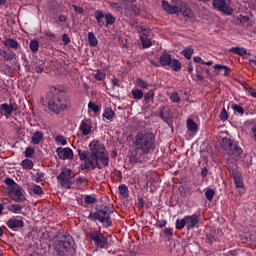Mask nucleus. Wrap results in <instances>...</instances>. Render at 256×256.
Segmentation results:
<instances>
[{"mask_svg": "<svg viewBox=\"0 0 256 256\" xmlns=\"http://www.w3.org/2000/svg\"><path fill=\"white\" fill-rule=\"evenodd\" d=\"M186 127L188 131H190V133H197V130L199 129V127L197 126V123H195V121L191 118H189L186 121Z\"/></svg>", "mask_w": 256, "mask_h": 256, "instance_id": "22", "label": "nucleus"}, {"mask_svg": "<svg viewBox=\"0 0 256 256\" xmlns=\"http://www.w3.org/2000/svg\"><path fill=\"white\" fill-rule=\"evenodd\" d=\"M105 20H106V27H109V25H113L115 23V17L111 13L105 14Z\"/></svg>", "mask_w": 256, "mask_h": 256, "instance_id": "38", "label": "nucleus"}, {"mask_svg": "<svg viewBox=\"0 0 256 256\" xmlns=\"http://www.w3.org/2000/svg\"><path fill=\"white\" fill-rule=\"evenodd\" d=\"M222 142L226 143L229 146H231V139L223 138Z\"/></svg>", "mask_w": 256, "mask_h": 256, "instance_id": "58", "label": "nucleus"}, {"mask_svg": "<svg viewBox=\"0 0 256 256\" xmlns=\"http://www.w3.org/2000/svg\"><path fill=\"white\" fill-rule=\"evenodd\" d=\"M230 52L235 53V55H240L241 57L247 56V49L243 47H232Z\"/></svg>", "mask_w": 256, "mask_h": 256, "instance_id": "25", "label": "nucleus"}, {"mask_svg": "<svg viewBox=\"0 0 256 256\" xmlns=\"http://www.w3.org/2000/svg\"><path fill=\"white\" fill-rule=\"evenodd\" d=\"M90 238L96 245V247H100V249H107L109 242L107 240V237H105L103 234L99 232H92L90 234Z\"/></svg>", "mask_w": 256, "mask_h": 256, "instance_id": "11", "label": "nucleus"}, {"mask_svg": "<svg viewBox=\"0 0 256 256\" xmlns=\"http://www.w3.org/2000/svg\"><path fill=\"white\" fill-rule=\"evenodd\" d=\"M233 179L236 187L243 189V178H241V174L233 173Z\"/></svg>", "mask_w": 256, "mask_h": 256, "instance_id": "28", "label": "nucleus"}, {"mask_svg": "<svg viewBox=\"0 0 256 256\" xmlns=\"http://www.w3.org/2000/svg\"><path fill=\"white\" fill-rule=\"evenodd\" d=\"M159 63L161 67H169L172 69V71H181L182 64L181 62L176 59L171 57V54L167 52H163L160 57H159Z\"/></svg>", "mask_w": 256, "mask_h": 256, "instance_id": "8", "label": "nucleus"}, {"mask_svg": "<svg viewBox=\"0 0 256 256\" xmlns=\"http://www.w3.org/2000/svg\"><path fill=\"white\" fill-rule=\"evenodd\" d=\"M135 85H137V87H140L141 89H147V87H149V84H147V82L141 78H137L135 80Z\"/></svg>", "mask_w": 256, "mask_h": 256, "instance_id": "39", "label": "nucleus"}, {"mask_svg": "<svg viewBox=\"0 0 256 256\" xmlns=\"http://www.w3.org/2000/svg\"><path fill=\"white\" fill-rule=\"evenodd\" d=\"M187 72L188 73H193V64H191V63L188 64Z\"/></svg>", "mask_w": 256, "mask_h": 256, "instance_id": "57", "label": "nucleus"}, {"mask_svg": "<svg viewBox=\"0 0 256 256\" xmlns=\"http://www.w3.org/2000/svg\"><path fill=\"white\" fill-rule=\"evenodd\" d=\"M88 43L90 47H97V45H99V41L93 32L88 33Z\"/></svg>", "mask_w": 256, "mask_h": 256, "instance_id": "26", "label": "nucleus"}, {"mask_svg": "<svg viewBox=\"0 0 256 256\" xmlns=\"http://www.w3.org/2000/svg\"><path fill=\"white\" fill-rule=\"evenodd\" d=\"M56 153L59 157V159H61L62 161H66L73 159V150L69 147L63 148V147H59L56 149Z\"/></svg>", "mask_w": 256, "mask_h": 256, "instance_id": "13", "label": "nucleus"}, {"mask_svg": "<svg viewBox=\"0 0 256 256\" xmlns=\"http://www.w3.org/2000/svg\"><path fill=\"white\" fill-rule=\"evenodd\" d=\"M193 60H194V63H200L201 65L205 63V60H203V58H201L200 56H195Z\"/></svg>", "mask_w": 256, "mask_h": 256, "instance_id": "52", "label": "nucleus"}, {"mask_svg": "<svg viewBox=\"0 0 256 256\" xmlns=\"http://www.w3.org/2000/svg\"><path fill=\"white\" fill-rule=\"evenodd\" d=\"M0 57H3L5 61H13V59H15V53L0 48Z\"/></svg>", "mask_w": 256, "mask_h": 256, "instance_id": "19", "label": "nucleus"}, {"mask_svg": "<svg viewBox=\"0 0 256 256\" xmlns=\"http://www.w3.org/2000/svg\"><path fill=\"white\" fill-rule=\"evenodd\" d=\"M111 83H112V89H115V87H119V79L112 78Z\"/></svg>", "mask_w": 256, "mask_h": 256, "instance_id": "53", "label": "nucleus"}, {"mask_svg": "<svg viewBox=\"0 0 256 256\" xmlns=\"http://www.w3.org/2000/svg\"><path fill=\"white\" fill-rule=\"evenodd\" d=\"M54 249L59 256H69L75 253V240L71 235L59 231L53 238Z\"/></svg>", "mask_w": 256, "mask_h": 256, "instance_id": "2", "label": "nucleus"}, {"mask_svg": "<svg viewBox=\"0 0 256 256\" xmlns=\"http://www.w3.org/2000/svg\"><path fill=\"white\" fill-rule=\"evenodd\" d=\"M90 219L100 221L103 227H111V214L105 209L97 210L95 213H91Z\"/></svg>", "mask_w": 256, "mask_h": 256, "instance_id": "10", "label": "nucleus"}, {"mask_svg": "<svg viewBox=\"0 0 256 256\" xmlns=\"http://www.w3.org/2000/svg\"><path fill=\"white\" fill-rule=\"evenodd\" d=\"M77 183H85V178L84 177L77 178Z\"/></svg>", "mask_w": 256, "mask_h": 256, "instance_id": "61", "label": "nucleus"}, {"mask_svg": "<svg viewBox=\"0 0 256 256\" xmlns=\"http://www.w3.org/2000/svg\"><path fill=\"white\" fill-rule=\"evenodd\" d=\"M84 201L85 203H87V205H91L95 203L96 199H95V196L87 195L84 197Z\"/></svg>", "mask_w": 256, "mask_h": 256, "instance_id": "46", "label": "nucleus"}, {"mask_svg": "<svg viewBox=\"0 0 256 256\" xmlns=\"http://www.w3.org/2000/svg\"><path fill=\"white\" fill-rule=\"evenodd\" d=\"M212 5L217 11H221L224 15H233V9L225 0H213Z\"/></svg>", "mask_w": 256, "mask_h": 256, "instance_id": "12", "label": "nucleus"}, {"mask_svg": "<svg viewBox=\"0 0 256 256\" xmlns=\"http://www.w3.org/2000/svg\"><path fill=\"white\" fill-rule=\"evenodd\" d=\"M58 21H59L60 23H66V22H67V16H65V15H59V16H58Z\"/></svg>", "mask_w": 256, "mask_h": 256, "instance_id": "54", "label": "nucleus"}, {"mask_svg": "<svg viewBox=\"0 0 256 256\" xmlns=\"http://www.w3.org/2000/svg\"><path fill=\"white\" fill-rule=\"evenodd\" d=\"M109 6L112 7V9H121V4L117 2H109Z\"/></svg>", "mask_w": 256, "mask_h": 256, "instance_id": "51", "label": "nucleus"}, {"mask_svg": "<svg viewBox=\"0 0 256 256\" xmlns=\"http://www.w3.org/2000/svg\"><path fill=\"white\" fill-rule=\"evenodd\" d=\"M72 7L76 13H83V8L75 5H72Z\"/></svg>", "mask_w": 256, "mask_h": 256, "instance_id": "55", "label": "nucleus"}, {"mask_svg": "<svg viewBox=\"0 0 256 256\" xmlns=\"http://www.w3.org/2000/svg\"><path fill=\"white\" fill-rule=\"evenodd\" d=\"M250 95L256 99V92L250 91Z\"/></svg>", "mask_w": 256, "mask_h": 256, "instance_id": "64", "label": "nucleus"}, {"mask_svg": "<svg viewBox=\"0 0 256 256\" xmlns=\"http://www.w3.org/2000/svg\"><path fill=\"white\" fill-rule=\"evenodd\" d=\"M182 55L185 56L186 59H191L193 57V48L186 47L182 50Z\"/></svg>", "mask_w": 256, "mask_h": 256, "instance_id": "36", "label": "nucleus"}, {"mask_svg": "<svg viewBox=\"0 0 256 256\" xmlns=\"http://www.w3.org/2000/svg\"><path fill=\"white\" fill-rule=\"evenodd\" d=\"M131 94L136 101L143 99V91L141 89H132Z\"/></svg>", "mask_w": 256, "mask_h": 256, "instance_id": "30", "label": "nucleus"}, {"mask_svg": "<svg viewBox=\"0 0 256 256\" xmlns=\"http://www.w3.org/2000/svg\"><path fill=\"white\" fill-rule=\"evenodd\" d=\"M4 46H6L8 49H18L19 48V42L13 38H7L3 41Z\"/></svg>", "mask_w": 256, "mask_h": 256, "instance_id": "18", "label": "nucleus"}, {"mask_svg": "<svg viewBox=\"0 0 256 256\" xmlns=\"http://www.w3.org/2000/svg\"><path fill=\"white\" fill-rule=\"evenodd\" d=\"M203 65H208V66H211V65H213V61H208V62H205Z\"/></svg>", "mask_w": 256, "mask_h": 256, "instance_id": "63", "label": "nucleus"}, {"mask_svg": "<svg viewBox=\"0 0 256 256\" xmlns=\"http://www.w3.org/2000/svg\"><path fill=\"white\" fill-rule=\"evenodd\" d=\"M55 142L57 145H67V138L63 135H58L55 137Z\"/></svg>", "mask_w": 256, "mask_h": 256, "instance_id": "37", "label": "nucleus"}, {"mask_svg": "<svg viewBox=\"0 0 256 256\" xmlns=\"http://www.w3.org/2000/svg\"><path fill=\"white\" fill-rule=\"evenodd\" d=\"M144 99L146 102H148L149 100L153 99V91H149L148 93H146L144 95Z\"/></svg>", "mask_w": 256, "mask_h": 256, "instance_id": "50", "label": "nucleus"}, {"mask_svg": "<svg viewBox=\"0 0 256 256\" xmlns=\"http://www.w3.org/2000/svg\"><path fill=\"white\" fill-rule=\"evenodd\" d=\"M196 76L200 81H203V74L201 72L197 71Z\"/></svg>", "mask_w": 256, "mask_h": 256, "instance_id": "59", "label": "nucleus"}, {"mask_svg": "<svg viewBox=\"0 0 256 256\" xmlns=\"http://www.w3.org/2000/svg\"><path fill=\"white\" fill-rule=\"evenodd\" d=\"M94 78L96 79V81H105V79L107 78V74L104 71L97 70Z\"/></svg>", "mask_w": 256, "mask_h": 256, "instance_id": "34", "label": "nucleus"}, {"mask_svg": "<svg viewBox=\"0 0 256 256\" xmlns=\"http://www.w3.org/2000/svg\"><path fill=\"white\" fill-rule=\"evenodd\" d=\"M199 223H201V216L198 214H192L185 216L184 218H178L176 220V229H183L186 227L188 231L190 229H195V227H199Z\"/></svg>", "mask_w": 256, "mask_h": 256, "instance_id": "7", "label": "nucleus"}, {"mask_svg": "<svg viewBox=\"0 0 256 256\" xmlns=\"http://www.w3.org/2000/svg\"><path fill=\"white\" fill-rule=\"evenodd\" d=\"M132 146L135 151H141L143 155H147L152 149H155V136L148 132H138Z\"/></svg>", "mask_w": 256, "mask_h": 256, "instance_id": "3", "label": "nucleus"}, {"mask_svg": "<svg viewBox=\"0 0 256 256\" xmlns=\"http://www.w3.org/2000/svg\"><path fill=\"white\" fill-rule=\"evenodd\" d=\"M141 33L140 41L142 43V47H144V49H148V47H151V30L141 28Z\"/></svg>", "mask_w": 256, "mask_h": 256, "instance_id": "14", "label": "nucleus"}, {"mask_svg": "<svg viewBox=\"0 0 256 256\" xmlns=\"http://www.w3.org/2000/svg\"><path fill=\"white\" fill-rule=\"evenodd\" d=\"M7 209L11 213H15L16 215H21V213H23V206L21 204L8 205Z\"/></svg>", "mask_w": 256, "mask_h": 256, "instance_id": "20", "label": "nucleus"}, {"mask_svg": "<svg viewBox=\"0 0 256 256\" xmlns=\"http://www.w3.org/2000/svg\"><path fill=\"white\" fill-rule=\"evenodd\" d=\"M33 179L36 183H41L45 179V174L37 172L33 175Z\"/></svg>", "mask_w": 256, "mask_h": 256, "instance_id": "41", "label": "nucleus"}, {"mask_svg": "<svg viewBox=\"0 0 256 256\" xmlns=\"http://www.w3.org/2000/svg\"><path fill=\"white\" fill-rule=\"evenodd\" d=\"M79 129L82 135L87 137V135L91 134V129H93V122H91V119H84L81 121Z\"/></svg>", "mask_w": 256, "mask_h": 256, "instance_id": "15", "label": "nucleus"}, {"mask_svg": "<svg viewBox=\"0 0 256 256\" xmlns=\"http://www.w3.org/2000/svg\"><path fill=\"white\" fill-rule=\"evenodd\" d=\"M171 117H173V113H171V109L163 108L161 112V118L163 119V121L167 123L169 122V119H171Z\"/></svg>", "mask_w": 256, "mask_h": 256, "instance_id": "24", "label": "nucleus"}, {"mask_svg": "<svg viewBox=\"0 0 256 256\" xmlns=\"http://www.w3.org/2000/svg\"><path fill=\"white\" fill-rule=\"evenodd\" d=\"M21 165L23 167V169H26L27 171L31 170L34 167V163L32 160L30 159H25L21 162Z\"/></svg>", "mask_w": 256, "mask_h": 256, "instance_id": "32", "label": "nucleus"}, {"mask_svg": "<svg viewBox=\"0 0 256 256\" xmlns=\"http://www.w3.org/2000/svg\"><path fill=\"white\" fill-rule=\"evenodd\" d=\"M24 153L25 157H33V153H35V150L31 147H27Z\"/></svg>", "mask_w": 256, "mask_h": 256, "instance_id": "48", "label": "nucleus"}, {"mask_svg": "<svg viewBox=\"0 0 256 256\" xmlns=\"http://www.w3.org/2000/svg\"><path fill=\"white\" fill-rule=\"evenodd\" d=\"M7 226L9 229L13 231H19V229H23V220L21 219H10L7 222Z\"/></svg>", "mask_w": 256, "mask_h": 256, "instance_id": "16", "label": "nucleus"}, {"mask_svg": "<svg viewBox=\"0 0 256 256\" xmlns=\"http://www.w3.org/2000/svg\"><path fill=\"white\" fill-rule=\"evenodd\" d=\"M162 9L168 15H179L182 13L185 17H191V9L187 6V3L181 0H173L172 4L167 0H162Z\"/></svg>", "mask_w": 256, "mask_h": 256, "instance_id": "4", "label": "nucleus"}, {"mask_svg": "<svg viewBox=\"0 0 256 256\" xmlns=\"http://www.w3.org/2000/svg\"><path fill=\"white\" fill-rule=\"evenodd\" d=\"M11 113H13V105L7 103L0 105V115H5L7 117Z\"/></svg>", "mask_w": 256, "mask_h": 256, "instance_id": "17", "label": "nucleus"}, {"mask_svg": "<svg viewBox=\"0 0 256 256\" xmlns=\"http://www.w3.org/2000/svg\"><path fill=\"white\" fill-rule=\"evenodd\" d=\"M95 19L99 25V27H104L105 26V14L103 13V11H96L95 12Z\"/></svg>", "mask_w": 256, "mask_h": 256, "instance_id": "23", "label": "nucleus"}, {"mask_svg": "<svg viewBox=\"0 0 256 256\" xmlns=\"http://www.w3.org/2000/svg\"><path fill=\"white\" fill-rule=\"evenodd\" d=\"M47 105L49 111H52V113L59 115L61 111L71 109V99H69V97L67 96L55 95L53 97H48Z\"/></svg>", "mask_w": 256, "mask_h": 256, "instance_id": "5", "label": "nucleus"}, {"mask_svg": "<svg viewBox=\"0 0 256 256\" xmlns=\"http://www.w3.org/2000/svg\"><path fill=\"white\" fill-rule=\"evenodd\" d=\"M43 141V132L36 131L31 137V143L33 145H39Z\"/></svg>", "mask_w": 256, "mask_h": 256, "instance_id": "21", "label": "nucleus"}, {"mask_svg": "<svg viewBox=\"0 0 256 256\" xmlns=\"http://www.w3.org/2000/svg\"><path fill=\"white\" fill-rule=\"evenodd\" d=\"M31 191L34 195H43V188L37 184L32 186Z\"/></svg>", "mask_w": 256, "mask_h": 256, "instance_id": "40", "label": "nucleus"}, {"mask_svg": "<svg viewBox=\"0 0 256 256\" xmlns=\"http://www.w3.org/2000/svg\"><path fill=\"white\" fill-rule=\"evenodd\" d=\"M6 183L8 184V195L12 201L16 203H23L25 201V190L19 184L11 178L7 179Z\"/></svg>", "mask_w": 256, "mask_h": 256, "instance_id": "6", "label": "nucleus"}, {"mask_svg": "<svg viewBox=\"0 0 256 256\" xmlns=\"http://www.w3.org/2000/svg\"><path fill=\"white\" fill-rule=\"evenodd\" d=\"M75 178V174H73V170L69 168H62L61 172L57 176L58 183L64 189H71L73 187V179Z\"/></svg>", "mask_w": 256, "mask_h": 256, "instance_id": "9", "label": "nucleus"}, {"mask_svg": "<svg viewBox=\"0 0 256 256\" xmlns=\"http://www.w3.org/2000/svg\"><path fill=\"white\" fill-rule=\"evenodd\" d=\"M46 35L47 37H55V34H53V32H48Z\"/></svg>", "mask_w": 256, "mask_h": 256, "instance_id": "62", "label": "nucleus"}, {"mask_svg": "<svg viewBox=\"0 0 256 256\" xmlns=\"http://www.w3.org/2000/svg\"><path fill=\"white\" fill-rule=\"evenodd\" d=\"M205 197L208 201H213V197H215V192L212 189H208L205 192Z\"/></svg>", "mask_w": 256, "mask_h": 256, "instance_id": "44", "label": "nucleus"}, {"mask_svg": "<svg viewBox=\"0 0 256 256\" xmlns=\"http://www.w3.org/2000/svg\"><path fill=\"white\" fill-rule=\"evenodd\" d=\"M102 117L108 121H111V119L115 117V112L111 108H105Z\"/></svg>", "mask_w": 256, "mask_h": 256, "instance_id": "27", "label": "nucleus"}, {"mask_svg": "<svg viewBox=\"0 0 256 256\" xmlns=\"http://www.w3.org/2000/svg\"><path fill=\"white\" fill-rule=\"evenodd\" d=\"M231 109L234 111V113H237L240 116H243L245 114V109H243V106L238 104H232Z\"/></svg>", "mask_w": 256, "mask_h": 256, "instance_id": "31", "label": "nucleus"}, {"mask_svg": "<svg viewBox=\"0 0 256 256\" xmlns=\"http://www.w3.org/2000/svg\"><path fill=\"white\" fill-rule=\"evenodd\" d=\"M214 69L216 71H218L219 73H221V71H223V75H225V76L229 75V73L231 72V70L227 66L221 65V64L214 65Z\"/></svg>", "mask_w": 256, "mask_h": 256, "instance_id": "29", "label": "nucleus"}, {"mask_svg": "<svg viewBox=\"0 0 256 256\" xmlns=\"http://www.w3.org/2000/svg\"><path fill=\"white\" fill-rule=\"evenodd\" d=\"M118 191L122 197H129V188L127 185L122 184L118 187Z\"/></svg>", "mask_w": 256, "mask_h": 256, "instance_id": "33", "label": "nucleus"}, {"mask_svg": "<svg viewBox=\"0 0 256 256\" xmlns=\"http://www.w3.org/2000/svg\"><path fill=\"white\" fill-rule=\"evenodd\" d=\"M170 100L172 103H179L181 101V98L179 97V94L177 92H174L170 95Z\"/></svg>", "mask_w": 256, "mask_h": 256, "instance_id": "45", "label": "nucleus"}, {"mask_svg": "<svg viewBox=\"0 0 256 256\" xmlns=\"http://www.w3.org/2000/svg\"><path fill=\"white\" fill-rule=\"evenodd\" d=\"M62 41L65 43V45H69V43H71V38H69L67 34H63Z\"/></svg>", "mask_w": 256, "mask_h": 256, "instance_id": "49", "label": "nucleus"}, {"mask_svg": "<svg viewBox=\"0 0 256 256\" xmlns=\"http://www.w3.org/2000/svg\"><path fill=\"white\" fill-rule=\"evenodd\" d=\"M34 69H35L36 73H43V71L45 69V65L43 64V62L38 61V62H36V66Z\"/></svg>", "mask_w": 256, "mask_h": 256, "instance_id": "42", "label": "nucleus"}, {"mask_svg": "<svg viewBox=\"0 0 256 256\" xmlns=\"http://www.w3.org/2000/svg\"><path fill=\"white\" fill-rule=\"evenodd\" d=\"M88 109H90L91 111H93L94 113H99V111H101V108H99L95 103L93 102H89L88 103Z\"/></svg>", "mask_w": 256, "mask_h": 256, "instance_id": "43", "label": "nucleus"}, {"mask_svg": "<svg viewBox=\"0 0 256 256\" xmlns=\"http://www.w3.org/2000/svg\"><path fill=\"white\" fill-rule=\"evenodd\" d=\"M165 225H167V222H166L165 220H159V221H158V226H159L160 228L165 227Z\"/></svg>", "mask_w": 256, "mask_h": 256, "instance_id": "56", "label": "nucleus"}, {"mask_svg": "<svg viewBox=\"0 0 256 256\" xmlns=\"http://www.w3.org/2000/svg\"><path fill=\"white\" fill-rule=\"evenodd\" d=\"M166 235H173V230L171 228H167L165 230Z\"/></svg>", "mask_w": 256, "mask_h": 256, "instance_id": "60", "label": "nucleus"}, {"mask_svg": "<svg viewBox=\"0 0 256 256\" xmlns=\"http://www.w3.org/2000/svg\"><path fill=\"white\" fill-rule=\"evenodd\" d=\"M29 47L32 53H37V51H39V41L31 40L29 43Z\"/></svg>", "mask_w": 256, "mask_h": 256, "instance_id": "35", "label": "nucleus"}, {"mask_svg": "<svg viewBox=\"0 0 256 256\" xmlns=\"http://www.w3.org/2000/svg\"><path fill=\"white\" fill-rule=\"evenodd\" d=\"M90 151L78 150L80 161H84L81 165L82 169H103L109 165V154L105 150V145L98 140H92L89 143Z\"/></svg>", "mask_w": 256, "mask_h": 256, "instance_id": "1", "label": "nucleus"}, {"mask_svg": "<svg viewBox=\"0 0 256 256\" xmlns=\"http://www.w3.org/2000/svg\"><path fill=\"white\" fill-rule=\"evenodd\" d=\"M220 119L221 121H227V119H229V115L227 114V110L225 108H222L220 112Z\"/></svg>", "mask_w": 256, "mask_h": 256, "instance_id": "47", "label": "nucleus"}]
</instances>
